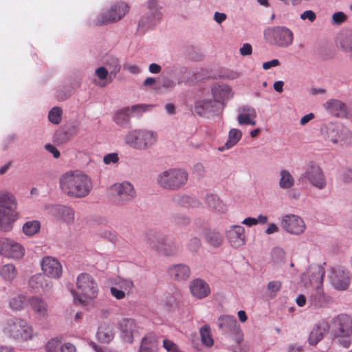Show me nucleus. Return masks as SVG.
Returning a JSON list of instances; mask_svg holds the SVG:
<instances>
[{"mask_svg":"<svg viewBox=\"0 0 352 352\" xmlns=\"http://www.w3.org/2000/svg\"><path fill=\"white\" fill-rule=\"evenodd\" d=\"M18 203L15 196L10 192H0V230L10 232L19 218Z\"/></svg>","mask_w":352,"mask_h":352,"instance_id":"20e7f679","label":"nucleus"},{"mask_svg":"<svg viewBox=\"0 0 352 352\" xmlns=\"http://www.w3.org/2000/svg\"><path fill=\"white\" fill-rule=\"evenodd\" d=\"M61 192L70 198L80 199L87 197L92 189L91 178L79 170H69L59 178Z\"/></svg>","mask_w":352,"mask_h":352,"instance_id":"f257e3e1","label":"nucleus"},{"mask_svg":"<svg viewBox=\"0 0 352 352\" xmlns=\"http://www.w3.org/2000/svg\"><path fill=\"white\" fill-rule=\"evenodd\" d=\"M119 160V157L116 153H111L103 157V162L107 165L116 164Z\"/></svg>","mask_w":352,"mask_h":352,"instance_id":"4d7b16f0","label":"nucleus"},{"mask_svg":"<svg viewBox=\"0 0 352 352\" xmlns=\"http://www.w3.org/2000/svg\"><path fill=\"white\" fill-rule=\"evenodd\" d=\"M41 229V223L37 220L27 221L23 226V233L29 236H33L38 233Z\"/></svg>","mask_w":352,"mask_h":352,"instance_id":"a19ab883","label":"nucleus"},{"mask_svg":"<svg viewBox=\"0 0 352 352\" xmlns=\"http://www.w3.org/2000/svg\"><path fill=\"white\" fill-rule=\"evenodd\" d=\"M18 272L12 263L3 265L0 267V276L6 282H12L17 276Z\"/></svg>","mask_w":352,"mask_h":352,"instance_id":"e433bc0d","label":"nucleus"},{"mask_svg":"<svg viewBox=\"0 0 352 352\" xmlns=\"http://www.w3.org/2000/svg\"><path fill=\"white\" fill-rule=\"evenodd\" d=\"M61 352H76V347L69 342L65 343L60 347Z\"/></svg>","mask_w":352,"mask_h":352,"instance_id":"774afa93","label":"nucleus"},{"mask_svg":"<svg viewBox=\"0 0 352 352\" xmlns=\"http://www.w3.org/2000/svg\"><path fill=\"white\" fill-rule=\"evenodd\" d=\"M29 286L35 292L49 293L53 287V283L43 273H37L29 280Z\"/></svg>","mask_w":352,"mask_h":352,"instance_id":"412c9836","label":"nucleus"},{"mask_svg":"<svg viewBox=\"0 0 352 352\" xmlns=\"http://www.w3.org/2000/svg\"><path fill=\"white\" fill-rule=\"evenodd\" d=\"M201 247V241L199 238L195 236L192 237L188 244L187 248L188 250L192 253H196L199 250Z\"/></svg>","mask_w":352,"mask_h":352,"instance_id":"864d4df0","label":"nucleus"},{"mask_svg":"<svg viewBox=\"0 0 352 352\" xmlns=\"http://www.w3.org/2000/svg\"><path fill=\"white\" fill-rule=\"evenodd\" d=\"M325 135L334 144H350L352 142V133L350 130L340 123H329L325 126Z\"/></svg>","mask_w":352,"mask_h":352,"instance_id":"9b49d317","label":"nucleus"},{"mask_svg":"<svg viewBox=\"0 0 352 352\" xmlns=\"http://www.w3.org/2000/svg\"><path fill=\"white\" fill-rule=\"evenodd\" d=\"M280 65V62L278 59H272L270 61H267L263 63V69L265 70H268L272 67H277Z\"/></svg>","mask_w":352,"mask_h":352,"instance_id":"0e129e2a","label":"nucleus"},{"mask_svg":"<svg viewBox=\"0 0 352 352\" xmlns=\"http://www.w3.org/2000/svg\"><path fill=\"white\" fill-rule=\"evenodd\" d=\"M189 288L192 296L198 299L206 298L210 294L209 285L200 278L192 280L190 283Z\"/></svg>","mask_w":352,"mask_h":352,"instance_id":"bb28decb","label":"nucleus"},{"mask_svg":"<svg viewBox=\"0 0 352 352\" xmlns=\"http://www.w3.org/2000/svg\"><path fill=\"white\" fill-rule=\"evenodd\" d=\"M201 340L203 344L207 346H212L214 340L211 335L210 327L208 324L204 325L200 329Z\"/></svg>","mask_w":352,"mask_h":352,"instance_id":"c03bdc74","label":"nucleus"},{"mask_svg":"<svg viewBox=\"0 0 352 352\" xmlns=\"http://www.w3.org/2000/svg\"><path fill=\"white\" fill-rule=\"evenodd\" d=\"M163 347L168 351V352H178V346L175 343H174L173 341L164 339L163 340Z\"/></svg>","mask_w":352,"mask_h":352,"instance_id":"13d9d810","label":"nucleus"},{"mask_svg":"<svg viewBox=\"0 0 352 352\" xmlns=\"http://www.w3.org/2000/svg\"><path fill=\"white\" fill-rule=\"evenodd\" d=\"M25 254L24 248L10 238H0V255L9 259H20Z\"/></svg>","mask_w":352,"mask_h":352,"instance_id":"f3484780","label":"nucleus"},{"mask_svg":"<svg viewBox=\"0 0 352 352\" xmlns=\"http://www.w3.org/2000/svg\"><path fill=\"white\" fill-rule=\"evenodd\" d=\"M148 243L154 249L161 251L166 243V237L160 232H151L147 237Z\"/></svg>","mask_w":352,"mask_h":352,"instance_id":"f704fd0d","label":"nucleus"},{"mask_svg":"<svg viewBox=\"0 0 352 352\" xmlns=\"http://www.w3.org/2000/svg\"><path fill=\"white\" fill-rule=\"evenodd\" d=\"M271 256L274 263H284L285 259V252L283 248L276 247L272 250Z\"/></svg>","mask_w":352,"mask_h":352,"instance_id":"49530a36","label":"nucleus"},{"mask_svg":"<svg viewBox=\"0 0 352 352\" xmlns=\"http://www.w3.org/2000/svg\"><path fill=\"white\" fill-rule=\"evenodd\" d=\"M188 180V172L180 168H170L162 170L155 177V183L161 188L177 190L186 186Z\"/></svg>","mask_w":352,"mask_h":352,"instance_id":"39448f33","label":"nucleus"},{"mask_svg":"<svg viewBox=\"0 0 352 352\" xmlns=\"http://www.w3.org/2000/svg\"><path fill=\"white\" fill-rule=\"evenodd\" d=\"M279 186L282 189L291 188L294 185V179L291 173L287 170L280 171Z\"/></svg>","mask_w":352,"mask_h":352,"instance_id":"ea45409f","label":"nucleus"},{"mask_svg":"<svg viewBox=\"0 0 352 352\" xmlns=\"http://www.w3.org/2000/svg\"><path fill=\"white\" fill-rule=\"evenodd\" d=\"M217 103L210 96H203L198 100L195 106V111L199 116H206L208 113H213L216 111Z\"/></svg>","mask_w":352,"mask_h":352,"instance_id":"c85d7f7f","label":"nucleus"},{"mask_svg":"<svg viewBox=\"0 0 352 352\" xmlns=\"http://www.w3.org/2000/svg\"><path fill=\"white\" fill-rule=\"evenodd\" d=\"M279 220L282 229L289 234L300 236L306 230L305 222L299 215L285 214L280 216Z\"/></svg>","mask_w":352,"mask_h":352,"instance_id":"9d476101","label":"nucleus"},{"mask_svg":"<svg viewBox=\"0 0 352 352\" xmlns=\"http://www.w3.org/2000/svg\"><path fill=\"white\" fill-rule=\"evenodd\" d=\"M2 332L8 338L16 341L28 342L38 336L32 324L21 317H12L6 320Z\"/></svg>","mask_w":352,"mask_h":352,"instance_id":"f03ea898","label":"nucleus"},{"mask_svg":"<svg viewBox=\"0 0 352 352\" xmlns=\"http://www.w3.org/2000/svg\"><path fill=\"white\" fill-rule=\"evenodd\" d=\"M242 132L241 130L238 129H232L230 130L228 133V139L225 143L224 146L221 148H219L220 151H223L226 149H229L233 147L239 140L241 139Z\"/></svg>","mask_w":352,"mask_h":352,"instance_id":"4c0bfd02","label":"nucleus"},{"mask_svg":"<svg viewBox=\"0 0 352 352\" xmlns=\"http://www.w3.org/2000/svg\"><path fill=\"white\" fill-rule=\"evenodd\" d=\"M45 148L48 152L52 153L54 158H58L60 157V152H59V151L54 146H53L52 144H45Z\"/></svg>","mask_w":352,"mask_h":352,"instance_id":"338daca9","label":"nucleus"},{"mask_svg":"<svg viewBox=\"0 0 352 352\" xmlns=\"http://www.w3.org/2000/svg\"><path fill=\"white\" fill-rule=\"evenodd\" d=\"M219 329L224 333L232 336L237 343L243 340V333L240 325L234 316L223 315L219 317L217 320Z\"/></svg>","mask_w":352,"mask_h":352,"instance_id":"4468645a","label":"nucleus"},{"mask_svg":"<svg viewBox=\"0 0 352 352\" xmlns=\"http://www.w3.org/2000/svg\"><path fill=\"white\" fill-rule=\"evenodd\" d=\"M28 305L36 320H45L50 317V307L43 298L38 296H30L28 299Z\"/></svg>","mask_w":352,"mask_h":352,"instance_id":"a211bd4d","label":"nucleus"},{"mask_svg":"<svg viewBox=\"0 0 352 352\" xmlns=\"http://www.w3.org/2000/svg\"><path fill=\"white\" fill-rule=\"evenodd\" d=\"M115 332L113 325L109 323L101 324L96 333L97 339L102 343H109L114 338Z\"/></svg>","mask_w":352,"mask_h":352,"instance_id":"473e14b6","label":"nucleus"},{"mask_svg":"<svg viewBox=\"0 0 352 352\" xmlns=\"http://www.w3.org/2000/svg\"><path fill=\"white\" fill-rule=\"evenodd\" d=\"M142 341H146L148 345H151L154 348L156 347L157 337L154 333H148L145 336L142 338Z\"/></svg>","mask_w":352,"mask_h":352,"instance_id":"680f3d73","label":"nucleus"},{"mask_svg":"<svg viewBox=\"0 0 352 352\" xmlns=\"http://www.w3.org/2000/svg\"><path fill=\"white\" fill-rule=\"evenodd\" d=\"M168 272L173 278L177 280H186L190 275L189 267L184 264L173 265L168 268Z\"/></svg>","mask_w":352,"mask_h":352,"instance_id":"2f4dec72","label":"nucleus"},{"mask_svg":"<svg viewBox=\"0 0 352 352\" xmlns=\"http://www.w3.org/2000/svg\"><path fill=\"white\" fill-rule=\"evenodd\" d=\"M331 331L333 337L340 335H351L350 318L346 315H340L332 322Z\"/></svg>","mask_w":352,"mask_h":352,"instance_id":"b1692460","label":"nucleus"},{"mask_svg":"<svg viewBox=\"0 0 352 352\" xmlns=\"http://www.w3.org/2000/svg\"><path fill=\"white\" fill-rule=\"evenodd\" d=\"M105 67L109 72L110 78L111 76H115L120 70L119 60L116 57H108L105 60Z\"/></svg>","mask_w":352,"mask_h":352,"instance_id":"37998d69","label":"nucleus"},{"mask_svg":"<svg viewBox=\"0 0 352 352\" xmlns=\"http://www.w3.org/2000/svg\"><path fill=\"white\" fill-rule=\"evenodd\" d=\"M109 73V72L108 69L104 66L99 67L95 70L96 76H97L101 81H104L107 79Z\"/></svg>","mask_w":352,"mask_h":352,"instance_id":"6e6d98bb","label":"nucleus"},{"mask_svg":"<svg viewBox=\"0 0 352 352\" xmlns=\"http://www.w3.org/2000/svg\"><path fill=\"white\" fill-rule=\"evenodd\" d=\"M336 342L344 348H349L351 344V335H340L333 337Z\"/></svg>","mask_w":352,"mask_h":352,"instance_id":"8fccbe9b","label":"nucleus"},{"mask_svg":"<svg viewBox=\"0 0 352 352\" xmlns=\"http://www.w3.org/2000/svg\"><path fill=\"white\" fill-rule=\"evenodd\" d=\"M193 173L197 174L199 177H202L205 175V168L201 163H197L193 166Z\"/></svg>","mask_w":352,"mask_h":352,"instance_id":"e2e57ef3","label":"nucleus"},{"mask_svg":"<svg viewBox=\"0 0 352 352\" xmlns=\"http://www.w3.org/2000/svg\"><path fill=\"white\" fill-rule=\"evenodd\" d=\"M76 288L77 291L72 292L76 303L88 305L98 296V283L94 277L87 273H81L77 276Z\"/></svg>","mask_w":352,"mask_h":352,"instance_id":"7ed1b4c3","label":"nucleus"},{"mask_svg":"<svg viewBox=\"0 0 352 352\" xmlns=\"http://www.w3.org/2000/svg\"><path fill=\"white\" fill-rule=\"evenodd\" d=\"M148 11L139 21V28L144 30L157 25L162 18V6L157 0H148L147 3Z\"/></svg>","mask_w":352,"mask_h":352,"instance_id":"ddd939ff","label":"nucleus"},{"mask_svg":"<svg viewBox=\"0 0 352 352\" xmlns=\"http://www.w3.org/2000/svg\"><path fill=\"white\" fill-rule=\"evenodd\" d=\"M226 237L229 244L233 248H238L245 244V229L241 226H231L226 231Z\"/></svg>","mask_w":352,"mask_h":352,"instance_id":"4be33fe9","label":"nucleus"},{"mask_svg":"<svg viewBox=\"0 0 352 352\" xmlns=\"http://www.w3.org/2000/svg\"><path fill=\"white\" fill-rule=\"evenodd\" d=\"M329 329V326L326 321L322 320L317 323L309 333L308 338L309 344L311 346H316L323 339Z\"/></svg>","mask_w":352,"mask_h":352,"instance_id":"cd10ccee","label":"nucleus"},{"mask_svg":"<svg viewBox=\"0 0 352 352\" xmlns=\"http://www.w3.org/2000/svg\"><path fill=\"white\" fill-rule=\"evenodd\" d=\"M30 297L25 294H19L12 297L9 301L10 308L13 311H21L24 309Z\"/></svg>","mask_w":352,"mask_h":352,"instance_id":"c9c22d12","label":"nucleus"},{"mask_svg":"<svg viewBox=\"0 0 352 352\" xmlns=\"http://www.w3.org/2000/svg\"><path fill=\"white\" fill-rule=\"evenodd\" d=\"M328 278L330 285L336 291H346L351 285V274L343 266L331 267L328 274Z\"/></svg>","mask_w":352,"mask_h":352,"instance_id":"1a4fd4ad","label":"nucleus"},{"mask_svg":"<svg viewBox=\"0 0 352 352\" xmlns=\"http://www.w3.org/2000/svg\"><path fill=\"white\" fill-rule=\"evenodd\" d=\"M62 109L58 107H53L48 113V119L50 122L58 124L62 120Z\"/></svg>","mask_w":352,"mask_h":352,"instance_id":"a18cd8bd","label":"nucleus"},{"mask_svg":"<svg viewBox=\"0 0 352 352\" xmlns=\"http://www.w3.org/2000/svg\"><path fill=\"white\" fill-rule=\"evenodd\" d=\"M110 293L116 299L122 300L126 297V294L118 287L114 285L111 287Z\"/></svg>","mask_w":352,"mask_h":352,"instance_id":"5fc2aeb1","label":"nucleus"},{"mask_svg":"<svg viewBox=\"0 0 352 352\" xmlns=\"http://www.w3.org/2000/svg\"><path fill=\"white\" fill-rule=\"evenodd\" d=\"M118 326L124 341L131 343L133 339V333L137 330L135 321L131 318H122L118 322Z\"/></svg>","mask_w":352,"mask_h":352,"instance_id":"7c9ffc66","label":"nucleus"},{"mask_svg":"<svg viewBox=\"0 0 352 352\" xmlns=\"http://www.w3.org/2000/svg\"><path fill=\"white\" fill-rule=\"evenodd\" d=\"M40 264L43 273L47 278L56 280L61 278L63 275V266L55 257L45 256L41 261Z\"/></svg>","mask_w":352,"mask_h":352,"instance_id":"6ab92c4d","label":"nucleus"},{"mask_svg":"<svg viewBox=\"0 0 352 352\" xmlns=\"http://www.w3.org/2000/svg\"><path fill=\"white\" fill-rule=\"evenodd\" d=\"M264 38L270 45L287 47L293 43L294 34L286 26H273L264 31Z\"/></svg>","mask_w":352,"mask_h":352,"instance_id":"0eeeda50","label":"nucleus"},{"mask_svg":"<svg viewBox=\"0 0 352 352\" xmlns=\"http://www.w3.org/2000/svg\"><path fill=\"white\" fill-rule=\"evenodd\" d=\"M282 283L280 280H272L267 283V290L270 294L271 297H275L277 293L280 290Z\"/></svg>","mask_w":352,"mask_h":352,"instance_id":"de8ad7c7","label":"nucleus"},{"mask_svg":"<svg viewBox=\"0 0 352 352\" xmlns=\"http://www.w3.org/2000/svg\"><path fill=\"white\" fill-rule=\"evenodd\" d=\"M173 201L179 205L186 207L190 206L193 200L190 197L186 195L177 194L175 195Z\"/></svg>","mask_w":352,"mask_h":352,"instance_id":"09e8293b","label":"nucleus"},{"mask_svg":"<svg viewBox=\"0 0 352 352\" xmlns=\"http://www.w3.org/2000/svg\"><path fill=\"white\" fill-rule=\"evenodd\" d=\"M324 274V270L322 269H318L314 275L316 278L317 285L314 293L311 296L310 300L312 304L316 305L321 306L327 301L326 296L322 287Z\"/></svg>","mask_w":352,"mask_h":352,"instance_id":"393cba45","label":"nucleus"},{"mask_svg":"<svg viewBox=\"0 0 352 352\" xmlns=\"http://www.w3.org/2000/svg\"><path fill=\"white\" fill-rule=\"evenodd\" d=\"M328 113L338 118H346L349 113L347 105L340 100L331 98L323 104Z\"/></svg>","mask_w":352,"mask_h":352,"instance_id":"5701e85b","label":"nucleus"},{"mask_svg":"<svg viewBox=\"0 0 352 352\" xmlns=\"http://www.w3.org/2000/svg\"><path fill=\"white\" fill-rule=\"evenodd\" d=\"M151 107L144 104H138L132 106L131 108H124L116 113L114 116L115 122L122 126L126 128L130 122L131 114L133 112H144L150 110Z\"/></svg>","mask_w":352,"mask_h":352,"instance_id":"aec40b11","label":"nucleus"},{"mask_svg":"<svg viewBox=\"0 0 352 352\" xmlns=\"http://www.w3.org/2000/svg\"><path fill=\"white\" fill-rule=\"evenodd\" d=\"M211 94L216 103L223 104L233 97L234 92L228 85L217 84L211 88Z\"/></svg>","mask_w":352,"mask_h":352,"instance_id":"a878e982","label":"nucleus"},{"mask_svg":"<svg viewBox=\"0 0 352 352\" xmlns=\"http://www.w3.org/2000/svg\"><path fill=\"white\" fill-rule=\"evenodd\" d=\"M60 342L61 340L58 337L51 338L45 344L46 351H47L48 352L55 351L60 346Z\"/></svg>","mask_w":352,"mask_h":352,"instance_id":"603ef678","label":"nucleus"},{"mask_svg":"<svg viewBox=\"0 0 352 352\" xmlns=\"http://www.w3.org/2000/svg\"><path fill=\"white\" fill-rule=\"evenodd\" d=\"M302 178L318 190H322L327 186V179L324 172L318 165L314 163H311L307 166Z\"/></svg>","mask_w":352,"mask_h":352,"instance_id":"dca6fc26","label":"nucleus"},{"mask_svg":"<svg viewBox=\"0 0 352 352\" xmlns=\"http://www.w3.org/2000/svg\"><path fill=\"white\" fill-rule=\"evenodd\" d=\"M252 48L250 44L244 43L242 47L240 48V54L242 56H248L252 54Z\"/></svg>","mask_w":352,"mask_h":352,"instance_id":"69168bd1","label":"nucleus"},{"mask_svg":"<svg viewBox=\"0 0 352 352\" xmlns=\"http://www.w3.org/2000/svg\"><path fill=\"white\" fill-rule=\"evenodd\" d=\"M347 19L346 14L343 12H337L333 14L331 16V23L339 25L344 23Z\"/></svg>","mask_w":352,"mask_h":352,"instance_id":"3c124183","label":"nucleus"},{"mask_svg":"<svg viewBox=\"0 0 352 352\" xmlns=\"http://www.w3.org/2000/svg\"><path fill=\"white\" fill-rule=\"evenodd\" d=\"M45 210L49 214L67 225L74 223L75 211L69 206L51 204L46 205Z\"/></svg>","mask_w":352,"mask_h":352,"instance_id":"2eb2a0df","label":"nucleus"},{"mask_svg":"<svg viewBox=\"0 0 352 352\" xmlns=\"http://www.w3.org/2000/svg\"><path fill=\"white\" fill-rule=\"evenodd\" d=\"M124 143L130 147L144 151L151 148L157 142V133L146 129H133L124 136Z\"/></svg>","mask_w":352,"mask_h":352,"instance_id":"423d86ee","label":"nucleus"},{"mask_svg":"<svg viewBox=\"0 0 352 352\" xmlns=\"http://www.w3.org/2000/svg\"><path fill=\"white\" fill-rule=\"evenodd\" d=\"M209 241L213 246H219L222 243V239L219 233H211L209 236Z\"/></svg>","mask_w":352,"mask_h":352,"instance_id":"bf43d9fd","label":"nucleus"},{"mask_svg":"<svg viewBox=\"0 0 352 352\" xmlns=\"http://www.w3.org/2000/svg\"><path fill=\"white\" fill-rule=\"evenodd\" d=\"M130 6L124 1H116L109 9L102 12L97 19L98 25L116 23L123 19L129 12Z\"/></svg>","mask_w":352,"mask_h":352,"instance_id":"6e6552de","label":"nucleus"},{"mask_svg":"<svg viewBox=\"0 0 352 352\" xmlns=\"http://www.w3.org/2000/svg\"><path fill=\"white\" fill-rule=\"evenodd\" d=\"M113 284L118 287L120 289L124 291L128 295L132 293L134 288L133 282L131 279L121 278H116L113 280Z\"/></svg>","mask_w":352,"mask_h":352,"instance_id":"79ce46f5","label":"nucleus"},{"mask_svg":"<svg viewBox=\"0 0 352 352\" xmlns=\"http://www.w3.org/2000/svg\"><path fill=\"white\" fill-rule=\"evenodd\" d=\"M256 110L250 106H243L239 109L237 121L240 125L254 126L256 124Z\"/></svg>","mask_w":352,"mask_h":352,"instance_id":"c756f323","label":"nucleus"},{"mask_svg":"<svg viewBox=\"0 0 352 352\" xmlns=\"http://www.w3.org/2000/svg\"><path fill=\"white\" fill-rule=\"evenodd\" d=\"M177 69L176 66H169L164 69V76L162 78V85L164 88L172 89L175 87V82L168 76L174 74Z\"/></svg>","mask_w":352,"mask_h":352,"instance_id":"58836bf2","label":"nucleus"},{"mask_svg":"<svg viewBox=\"0 0 352 352\" xmlns=\"http://www.w3.org/2000/svg\"><path fill=\"white\" fill-rule=\"evenodd\" d=\"M300 19L303 21L308 20L310 22H314L316 19V15L313 10H309L300 14Z\"/></svg>","mask_w":352,"mask_h":352,"instance_id":"052dcab7","label":"nucleus"},{"mask_svg":"<svg viewBox=\"0 0 352 352\" xmlns=\"http://www.w3.org/2000/svg\"><path fill=\"white\" fill-rule=\"evenodd\" d=\"M204 201L206 204L212 210L218 213H226L228 210V206L218 196L213 194L206 195Z\"/></svg>","mask_w":352,"mask_h":352,"instance_id":"72a5a7b5","label":"nucleus"},{"mask_svg":"<svg viewBox=\"0 0 352 352\" xmlns=\"http://www.w3.org/2000/svg\"><path fill=\"white\" fill-rule=\"evenodd\" d=\"M111 190L116 201L121 205L129 203L136 196L133 185L128 181L114 184Z\"/></svg>","mask_w":352,"mask_h":352,"instance_id":"f8f14e48","label":"nucleus"}]
</instances>
